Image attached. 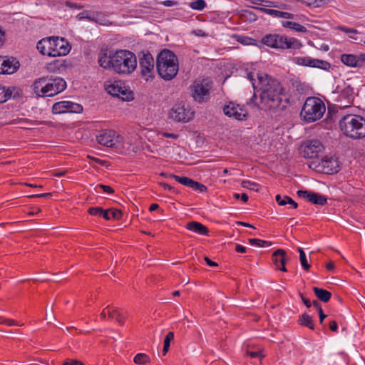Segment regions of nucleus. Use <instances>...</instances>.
<instances>
[{
  "mask_svg": "<svg viewBox=\"0 0 365 365\" xmlns=\"http://www.w3.org/2000/svg\"><path fill=\"white\" fill-rule=\"evenodd\" d=\"M160 135H161L162 136H163L165 138H173V139H176L178 138V135L175 134V133H167V132H162L160 133Z\"/></svg>",
  "mask_w": 365,
  "mask_h": 365,
  "instance_id": "53",
  "label": "nucleus"
},
{
  "mask_svg": "<svg viewBox=\"0 0 365 365\" xmlns=\"http://www.w3.org/2000/svg\"><path fill=\"white\" fill-rule=\"evenodd\" d=\"M170 177L172 178H174L179 183L192 188L194 180H192L191 178L185 177V176L181 177V176L175 175L174 174H171L170 175Z\"/></svg>",
  "mask_w": 365,
  "mask_h": 365,
  "instance_id": "31",
  "label": "nucleus"
},
{
  "mask_svg": "<svg viewBox=\"0 0 365 365\" xmlns=\"http://www.w3.org/2000/svg\"><path fill=\"white\" fill-rule=\"evenodd\" d=\"M235 251L240 253H244L246 252V247L241 245H236L235 246Z\"/></svg>",
  "mask_w": 365,
  "mask_h": 365,
  "instance_id": "62",
  "label": "nucleus"
},
{
  "mask_svg": "<svg viewBox=\"0 0 365 365\" xmlns=\"http://www.w3.org/2000/svg\"><path fill=\"white\" fill-rule=\"evenodd\" d=\"M150 361V357L145 353H138L133 359L134 363L138 365H145L149 363Z\"/></svg>",
  "mask_w": 365,
  "mask_h": 365,
  "instance_id": "32",
  "label": "nucleus"
},
{
  "mask_svg": "<svg viewBox=\"0 0 365 365\" xmlns=\"http://www.w3.org/2000/svg\"><path fill=\"white\" fill-rule=\"evenodd\" d=\"M78 19H91V16H89V11H83V12L78 14L76 16Z\"/></svg>",
  "mask_w": 365,
  "mask_h": 365,
  "instance_id": "51",
  "label": "nucleus"
},
{
  "mask_svg": "<svg viewBox=\"0 0 365 365\" xmlns=\"http://www.w3.org/2000/svg\"><path fill=\"white\" fill-rule=\"evenodd\" d=\"M161 4L168 7L173 6L177 4V3L172 0H165L164 1H162Z\"/></svg>",
  "mask_w": 365,
  "mask_h": 365,
  "instance_id": "59",
  "label": "nucleus"
},
{
  "mask_svg": "<svg viewBox=\"0 0 365 365\" xmlns=\"http://www.w3.org/2000/svg\"><path fill=\"white\" fill-rule=\"evenodd\" d=\"M341 132L351 139L365 138V118L359 115L348 114L339 121Z\"/></svg>",
  "mask_w": 365,
  "mask_h": 365,
  "instance_id": "3",
  "label": "nucleus"
},
{
  "mask_svg": "<svg viewBox=\"0 0 365 365\" xmlns=\"http://www.w3.org/2000/svg\"><path fill=\"white\" fill-rule=\"evenodd\" d=\"M318 172L331 175L339 170V161L334 156H325L316 165Z\"/></svg>",
  "mask_w": 365,
  "mask_h": 365,
  "instance_id": "13",
  "label": "nucleus"
},
{
  "mask_svg": "<svg viewBox=\"0 0 365 365\" xmlns=\"http://www.w3.org/2000/svg\"><path fill=\"white\" fill-rule=\"evenodd\" d=\"M275 199H276L277 202L280 206H284V205H286L287 204H290L291 202H292V199L290 197L287 196V195H285L283 197H282L281 195H277L275 197Z\"/></svg>",
  "mask_w": 365,
  "mask_h": 365,
  "instance_id": "39",
  "label": "nucleus"
},
{
  "mask_svg": "<svg viewBox=\"0 0 365 365\" xmlns=\"http://www.w3.org/2000/svg\"><path fill=\"white\" fill-rule=\"evenodd\" d=\"M113 55L108 56L106 53L101 55L98 59L99 64L103 68H113Z\"/></svg>",
  "mask_w": 365,
  "mask_h": 365,
  "instance_id": "28",
  "label": "nucleus"
},
{
  "mask_svg": "<svg viewBox=\"0 0 365 365\" xmlns=\"http://www.w3.org/2000/svg\"><path fill=\"white\" fill-rule=\"evenodd\" d=\"M98 143L107 147H114L123 140V137L116 135L114 130H103L96 136Z\"/></svg>",
  "mask_w": 365,
  "mask_h": 365,
  "instance_id": "17",
  "label": "nucleus"
},
{
  "mask_svg": "<svg viewBox=\"0 0 365 365\" xmlns=\"http://www.w3.org/2000/svg\"><path fill=\"white\" fill-rule=\"evenodd\" d=\"M249 242L252 246L260 247H268L272 245V243L269 241L255 239V238L249 239Z\"/></svg>",
  "mask_w": 365,
  "mask_h": 365,
  "instance_id": "35",
  "label": "nucleus"
},
{
  "mask_svg": "<svg viewBox=\"0 0 365 365\" xmlns=\"http://www.w3.org/2000/svg\"><path fill=\"white\" fill-rule=\"evenodd\" d=\"M156 69L159 76L165 81L173 79L178 72V59L170 50L161 51L157 57Z\"/></svg>",
  "mask_w": 365,
  "mask_h": 365,
  "instance_id": "2",
  "label": "nucleus"
},
{
  "mask_svg": "<svg viewBox=\"0 0 365 365\" xmlns=\"http://www.w3.org/2000/svg\"><path fill=\"white\" fill-rule=\"evenodd\" d=\"M212 82L209 78H197L190 86V95L195 101L202 103L208 101Z\"/></svg>",
  "mask_w": 365,
  "mask_h": 365,
  "instance_id": "9",
  "label": "nucleus"
},
{
  "mask_svg": "<svg viewBox=\"0 0 365 365\" xmlns=\"http://www.w3.org/2000/svg\"><path fill=\"white\" fill-rule=\"evenodd\" d=\"M359 60V66L358 67H361L365 63V53H361L358 56Z\"/></svg>",
  "mask_w": 365,
  "mask_h": 365,
  "instance_id": "58",
  "label": "nucleus"
},
{
  "mask_svg": "<svg viewBox=\"0 0 365 365\" xmlns=\"http://www.w3.org/2000/svg\"><path fill=\"white\" fill-rule=\"evenodd\" d=\"M341 96L349 101L353 98L354 88L351 86H346L341 91Z\"/></svg>",
  "mask_w": 365,
  "mask_h": 365,
  "instance_id": "37",
  "label": "nucleus"
},
{
  "mask_svg": "<svg viewBox=\"0 0 365 365\" xmlns=\"http://www.w3.org/2000/svg\"><path fill=\"white\" fill-rule=\"evenodd\" d=\"M250 2L251 4H255V5H259L263 6H269V7H276L277 5L274 4L273 1H265V0H250Z\"/></svg>",
  "mask_w": 365,
  "mask_h": 365,
  "instance_id": "40",
  "label": "nucleus"
},
{
  "mask_svg": "<svg viewBox=\"0 0 365 365\" xmlns=\"http://www.w3.org/2000/svg\"><path fill=\"white\" fill-rule=\"evenodd\" d=\"M101 216L106 220H111V217H110V210H103V212L101 214Z\"/></svg>",
  "mask_w": 365,
  "mask_h": 365,
  "instance_id": "57",
  "label": "nucleus"
},
{
  "mask_svg": "<svg viewBox=\"0 0 365 365\" xmlns=\"http://www.w3.org/2000/svg\"><path fill=\"white\" fill-rule=\"evenodd\" d=\"M329 329L333 331H336L338 329L337 323L335 321H331L329 323Z\"/></svg>",
  "mask_w": 365,
  "mask_h": 365,
  "instance_id": "63",
  "label": "nucleus"
},
{
  "mask_svg": "<svg viewBox=\"0 0 365 365\" xmlns=\"http://www.w3.org/2000/svg\"><path fill=\"white\" fill-rule=\"evenodd\" d=\"M300 149L304 158H315L323 153L324 147L320 140L312 139L305 141Z\"/></svg>",
  "mask_w": 365,
  "mask_h": 365,
  "instance_id": "12",
  "label": "nucleus"
},
{
  "mask_svg": "<svg viewBox=\"0 0 365 365\" xmlns=\"http://www.w3.org/2000/svg\"><path fill=\"white\" fill-rule=\"evenodd\" d=\"M65 5L67 7H68L70 9H81L83 7V6L81 4L74 3V2H71L68 1H66Z\"/></svg>",
  "mask_w": 365,
  "mask_h": 365,
  "instance_id": "47",
  "label": "nucleus"
},
{
  "mask_svg": "<svg viewBox=\"0 0 365 365\" xmlns=\"http://www.w3.org/2000/svg\"><path fill=\"white\" fill-rule=\"evenodd\" d=\"M62 365H85L82 361L78 359H67Z\"/></svg>",
  "mask_w": 365,
  "mask_h": 365,
  "instance_id": "46",
  "label": "nucleus"
},
{
  "mask_svg": "<svg viewBox=\"0 0 365 365\" xmlns=\"http://www.w3.org/2000/svg\"><path fill=\"white\" fill-rule=\"evenodd\" d=\"M103 208L100 207H91L88 209V213L91 215L101 216Z\"/></svg>",
  "mask_w": 365,
  "mask_h": 365,
  "instance_id": "45",
  "label": "nucleus"
},
{
  "mask_svg": "<svg viewBox=\"0 0 365 365\" xmlns=\"http://www.w3.org/2000/svg\"><path fill=\"white\" fill-rule=\"evenodd\" d=\"M192 188L195 190H199L200 192H203L207 190V187L205 185L195 180L193 182Z\"/></svg>",
  "mask_w": 365,
  "mask_h": 365,
  "instance_id": "44",
  "label": "nucleus"
},
{
  "mask_svg": "<svg viewBox=\"0 0 365 365\" xmlns=\"http://www.w3.org/2000/svg\"><path fill=\"white\" fill-rule=\"evenodd\" d=\"M173 339H174V333L173 331H169L166 334L165 339H164V345H163V355H165L167 354V352L168 351L169 347H170V343Z\"/></svg>",
  "mask_w": 365,
  "mask_h": 365,
  "instance_id": "34",
  "label": "nucleus"
},
{
  "mask_svg": "<svg viewBox=\"0 0 365 365\" xmlns=\"http://www.w3.org/2000/svg\"><path fill=\"white\" fill-rule=\"evenodd\" d=\"M272 260L277 269L282 272H287V269L285 267L287 262L286 252L282 249H278L272 254Z\"/></svg>",
  "mask_w": 365,
  "mask_h": 365,
  "instance_id": "19",
  "label": "nucleus"
},
{
  "mask_svg": "<svg viewBox=\"0 0 365 365\" xmlns=\"http://www.w3.org/2000/svg\"><path fill=\"white\" fill-rule=\"evenodd\" d=\"M297 195L300 197L307 199L309 202L319 205H324L327 203V199L325 196L317 192L307 190H298Z\"/></svg>",
  "mask_w": 365,
  "mask_h": 365,
  "instance_id": "18",
  "label": "nucleus"
},
{
  "mask_svg": "<svg viewBox=\"0 0 365 365\" xmlns=\"http://www.w3.org/2000/svg\"><path fill=\"white\" fill-rule=\"evenodd\" d=\"M99 187H101L105 192L112 194L114 192V190L108 185L100 184L98 185Z\"/></svg>",
  "mask_w": 365,
  "mask_h": 365,
  "instance_id": "50",
  "label": "nucleus"
},
{
  "mask_svg": "<svg viewBox=\"0 0 365 365\" xmlns=\"http://www.w3.org/2000/svg\"><path fill=\"white\" fill-rule=\"evenodd\" d=\"M113 70L120 74H129L134 71L137 66L135 54L127 50H119L113 54Z\"/></svg>",
  "mask_w": 365,
  "mask_h": 365,
  "instance_id": "6",
  "label": "nucleus"
},
{
  "mask_svg": "<svg viewBox=\"0 0 365 365\" xmlns=\"http://www.w3.org/2000/svg\"><path fill=\"white\" fill-rule=\"evenodd\" d=\"M223 112L225 115L238 120H245L247 115V111L239 104L230 102L223 107Z\"/></svg>",
  "mask_w": 365,
  "mask_h": 365,
  "instance_id": "15",
  "label": "nucleus"
},
{
  "mask_svg": "<svg viewBox=\"0 0 365 365\" xmlns=\"http://www.w3.org/2000/svg\"><path fill=\"white\" fill-rule=\"evenodd\" d=\"M160 185L162 186L164 189L168 190L169 191H170L172 192H175V187H173L170 185H168V183L160 182Z\"/></svg>",
  "mask_w": 365,
  "mask_h": 365,
  "instance_id": "54",
  "label": "nucleus"
},
{
  "mask_svg": "<svg viewBox=\"0 0 365 365\" xmlns=\"http://www.w3.org/2000/svg\"><path fill=\"white\" fill-rule=\"evenodd\" d=\"M105 89L108 94L121 98L123 101H129L133 99L132 92L128 89L121 81H106Z\"/></svg>",
  "mask_w": 365,
  "mask_h": 365,
  "instance_id": "10",
  "label": "nucleus"
},
{
  "mask_svg": "<svg viewBox=\"0 0 365 365\" xmlns=\"http://www.w3.org/2000/svg\"><path fill=\"white\" fill-rule=\"evenodd\" d=\"M299 295L301 297V299L303 302V303L305 304V306L308 308H309L312 305V303L310 300L304 297V295L302 293H299Z\"/></svg>",
  "mask_w": 365,
  "mask_h": 365,
  "instance_id": "52",
  "label": "nucleus"
},
{
  "mask_svg": "<svg viewBox=\"0 0 365 365\" xmlns=\"http://www.w3.org/2000/svg\"><path fill=\"white\" fill-rule=\"evenodd\" d=\"M52 108L55 113H80L83 111V106L81 105L71 101H60L55 103Z\"/></svg>",
  "mask_w": 365,
  "mask_h": 365,
  "instance_id": "16",
  "label": "nucleus"
},
{
  "mask_svg": "<svg viewBox=\"0 0 365 365\" xmlns=\"http://www.w3.org/2000/svg\"><path fill=\"white\" fill-rule=\"evenodd\" d=\"M186 228L201 235H207L209 232L207 227L203 225L202 223L195 221H191L188 222L186 225Z\"/></svg>",
  "mask_w": 365,
  "mask_h": 365,
  "instance_id": "22",
  "label": "nucleus"
},
{
  "mask_svg": "<svg viewBox=\"0 0 365 365\" xmlns=\"http://www.w3.org/2000/svg\"><path fill=\"white\" fill-rule=\"evenodd\" d=\"M206 6L205 0H196L190 4V7L195 10L202 11Z\"/></svg>",
  "mask_w": 365,
  "mask_h": 365,
  "instance_id": "38",
  "label": "nucleus"
},
{
  "mask_svg": "<svg viewBox=\"0 0 365 365\" xmlns=\"http://www.w3.org/2000/svg\"><path fill=\"white\" fill-rule=\"evenodd\" d=\"M65 67L66 65L64 61L56 59L51 61V63H47L45 66V69L49 73H58Z\"/></svg>",
  "mask_w": 365,
  "mask_h": 365,
  "instance_id": "24",
  "label": "nucleus"
},
{
  "mask_svg": "<svg viewBox=\"0 0 365 365\" xmlns=\"http://www.w3.org/2000/svg\"><path fill=\"white\" fill-rule=\"evenodd\" d=\"M328 2L329 0H313L312 6L314 8L321 7Z\"/></svg>",
  "mask_w": 365,
  "mask_h": 365,
  "instance_id": "48",
  "label": "nucleus"
},
{
  "mask_svg": "<svg viewBox=\"0 0 365 365\" xmlns=\"http://www.w3.org/2000/svg\"><path fill=\"white\" fill-rule=\"evenodd\" d=\"M311 57H297L296 58V63L301 66H309Z\"/></svg>",
  "mask_w": 365,
  "mask_h": 365,
  "instance_id": "42",
  "label": "nucleus"
},
{
  "mask_svg": "<svg viewBox=\"0 0 365 365\" xmlns=\"http://www.w3.org/2000/svg\"><path fill=\"white\" fill-rule=\"evenodd\" d=\"M37 49L43 55L56 57L68 54L71 46L64 38L50 36L40 40L37 43Z\"/></svg>",
  "mask_w": 365,
  "mask_h": 365,
  "instance_id": "5",
  "label": "nucleus"
},
{
  "mask_svg": "<svg viewBox=\"0 0 365 365\" xmlns=\"http://www.w3.org/2000/svg\"><path fill=\"white\" fill-rule=\"evenodd\" d=\"M247 78L254 90L259 92L260 109L272 110L286 108L288 98L284 93V88L277 79L259 71L250 72Z\"/></svg>",
  "mask_w": 365,
  "mask_h": 365,
  "instance_id": "1",
  "label": "nucleus"
},
{
  "mask_svg": "<svg viewBox=\"0 0 365 365\" xmlns=\"http://www.w3.org/2000/svg\"><path fill=\"white\" fill-rule=\"evenodd\" d=\"M141 74L146 81L153 78L154 76L155 61L153 56L149 53H143L139 60Z\"/></svg>",
  "mask_w": 365,
  "mask_h": 365,
  "instance_id": "14",
  "label": "nucleus"
},
{
  "mask_svg": "<svg viewBox=\"0 0 365 365\" xmlns=\"http://www.w3.org/2000/svg\"><path fill=\"white\" fill-rule=\"evenodd\" d=\"M326 110L324 102L317 97H309L305 101L301 116L307 123L314 122L319 120Z\"/></svg>",
  "mask_w": 365,
  "mask_h": 365,
  "instance_id": "7",
  "label": "nucleus"
},
{
  "mask_svg": "<svg viewBox=\"0 0 365 365\" xmlns=\"http://www.w3.org/2000/svg\"><path fill=\"white\" fill-rule=\"evenodd\" d=\"M255 9L258 10L262 13H264L266 14L273 16L277 18H284V19H293L294 17V15L293 14L285 12V11H281L275 9H267L264 7H253Z\"/></svg>",
  "mask_w": 365,
  "mask_h": 365,
  "instance_id": "20",
  "label": "nucleus"
},
{
  "mask_svg": "<svg viewBox=\"0 0 365 365\" xmlns=\"http://www.w3.org/2000/svg\"><path fill=\"white\" fill-rule=\"evenodd\" d=\"M339 29L341 30V31L346 33V34H358V31L355 29L346 28L345 26H339Z\"/></svg>",
  "mask_w": 365,
  "mask_h": 365,
  "instance_id": "49",
  "label": "nucleus"
},
{
  "mask_svg": "<svg viewBox=\"0 0 365 365\" xmlns=\"http://www.w3.org/2000/svg\"><path fill=\"white\" fill-rule=\"evenodd\" d=\"M298 322L300 325L307 327L310 329H314V324L312 320V317H310L307 313L303 314L299 319Z\"/></svg>",
  "mask_w": 365,
  "mask_h": 365,
  "instance_id": "29",
  "label": "nucleus"
},
{
  "mask_svg": "<svg viewBox=\"0 0 365 365\" xmlns=\"http://www.w3.org/2000/svg\"><path fill=\"white\" fill-rule=\"evenodd\" d=\"M247 354L251 357V358H257L261 356L260 352L259 351H247Z\"/></svg>",
  "mask_w": 365,
  "mask_h": 365,
  "instance_id": "60",
  "label": "nucleus"
},
{
  "mask_svg": "<svg viewBox=\"0 0 365 365\" xmlns=\"http://www.w3.org/2000/svg\"><path fill=\"white\" fill-rule=\"evenodd\" d=\"M341 61L345 65L350 67H356L359 66L358 56L353 54H342Z\"/></svg>",
  "mask_w": 365,
  "mask_h": 365,
  "instance_id": "26",
  "label": "nucleus"
},
{
  "mask_svg": "<svg viewBox=\"0 0 365 365\" xmlns=\"http://www.w3.org/2000/svg\"><path fill=\"white\" fill-rule=\"evenodd\" d=\"M19 67V63L14 58L5 57V62L3 64V70H1L2 74H11L17 71Z\"/></svg>",
  "mask_w": 365,
  "mask_h": 365,
  "instance_id": "21",
  "label": "nucleus"
},
{
  "mask_svg": "<svg viewBox=\"0 0 365 365\" xmlns=\"http://www.w3.org/2000/svg\"><path fill=\"white\" fill-rule=\"evenodd\" d=\"M0 324H5L8 326L17 325L16 322L13 319H4V321H0Z\"/></svg>",
  "mask_w": 365,
  "mask_h": 365,
  "instance_id": "56",
  "label": "nucleus"
},
{
  "mask_svg": "<svg viewBox=\"0 0 365 365\" xmlns=\"http://www.w3.org/2000/svg\"><path fill=\"white\" fill-rule=\"evenodd\" d=\"M5 41V31L0 26V48L4 45Z\"/></svg>",
  "mask_w": 365,
  "mask_h": 365,
  "instance_id": "55",
  "label": "nucleus"
},
{
  "mask_svg": "<svg viewBox=\"0 0 365 365\" xmlns=\"http://www.w3.org/2000/svg\"><path fill=\"white\" fill-rule=\"evenodd\" d=\"M282 25L285 27L301 33H307V29L299 23L294 21H282Z\"/></svg>",
  "mask_w": 365,
  "mask_h": 365,
  "instance_id": "27",
  "label": "nucleus"
},
{
  "mask_svg": "<svg viewBox=\"0 0 365 365\" xmlns=\"http://www.w3.org/2000/svg\"><path fill=\"white\" fill-rule=\"evenodd\" d=\"M67 173H68L67 170H58V171L53 172V175H54L56 177H61V176L65 175Z\"/></svg>",
  "mask_w": 365,
  "mask_h": 365,
  "instance_id": "61",
  "label": "nucleus"
},
{
  "mask_svg": "<svg viewBox=\"0 0 365 365\" xmlns=\"http://www.w3.org/2000/svg\"><path fill=\"white\" fill-rule=\"evenodd\" d=\"M16 90V88L14 86L6 87L0 85V103L6 102L12 96L15 98L16 94L13 96V93Z\"/></svg>",
  "mask_w": 365,
  "mask_h": 365,
  "instance_id": "23",
  "label": "nucleus"
},
{
  "mask_svg": "<svg viewBox=\"0 0 365 365\" xmlns=\"http://www.w3.org/2000/svg\"><path fill=\"white\" fill-rule=\"evenodd\" d=\"M262 42L269 47L277 49H299L302 46L300 41L295 38H287L285 36L276 34L264 36Z\"/></svg>",
  "mask_w": 365,
  "mask_h": 365,
  "instance_id": "8",
  "label": "nucleus"
},
{
  "mask_svg": "<svg viewBox=\"0 0 365 365\" xmlns=\"http://www.w3.org/2000/svg\"><path fill=\"white\" fill-rule=\"evenodd\" d=\"M111 219L118 220L122 217V211L117 209H109Z\"/></svg>",
  "mask_w": 365,
  "mask_h": 365,
  "instance_id": "43",
  "label": "nucleus"
},
{
  "mask_svg": "<svg viewBox=\"0 0 365 365\" xmlns=\"http://www.w3.org/2000/svg\"><path fill=\"white\" fill-rule=\"evenodd\" d=\"M32 87L34 92L38 96L51 97L63 91L66 88V83L60 77H41L34 82Z\"/></svg>",
  "mask_w": 365,
  "mask_h": 365,
  "instance_id": "4",
  "label": "nucleus"
},
{
  "mask_svg": "<svg viewBox=\"0 0 365 365\" xmlns=\"http://www.w3.org/2000/svg\"><path fill=\"white\" fill-rule=\"evenodd\" d=\"M297 251L299 253V260H300L302 267H303V269L305 271H309L310 269V264L308 263L305 252L301 247H299L297 249Z\"/></svg>",
  "mask_w": 365,
  "mask_h": 365,
  "instance_id": "33",
  "label": "nucleus"
},
{
  "mask_svg": "<svg viewBox=\"0 0 365 365\" xmlns=\"http://www.w3.org/2000/svg\"><path fill=\"white\" fill-rule=\"evenodd\" d=\"M313 291L316 297L323 302H327L331 299V293L326 289L314 287Z\"/></svg>",
  "mask_w": 365,
  "mask_h": 365,
  "instance_id": "25",
  "label": "nucleus"
},
{
  "mask_svg": "<svg viewBox=\"0 0 365 365\" xmlns=\"http://www.w3.org/2000/svg\"><path fill=\"white\" fill-rule=\"evenodd\" d=\"M194 116V112L189 106L182 103L175 104L170 110L169 117L175 122L186 123Z\"/></svg>",
  "mask_w": 365,
  "mask_h": 365,
  "instance_id": "11",
  "label": "nucleus"
},
{
  "mask_svg": "<svg viewBox=\"0 0 365 365\" xmlns=\"http://www.w3.org/2000/svg\"><path fill=\"white\" fill-rule=\"evenodd\" d=\"M241 185L244 188L249 189L251 190L258 191L259 189V184H257L255 182L250 181V180H242L241 182Z\"/></svg>",
  "mask_w": 365,
  "mask_h": 365,
  "instance_id": "36",
  "label": "nucleus"
},
{
  "mask_svg": "<svg viewBox=\"0 0 365 365\" xmlns=\"http://www.w3.org/2000/svg\"><path fill=\"white\" fill-rule=\"evenodd\" d=\"M205 261L206 262V263L209 265V266H211V267H217L218 266L217 263H216L215 262H213L212 261L209 257H205Z\"/></svg>",
  "mask_w": 365,
  "mask_h": 365,
  "instance_id": "64",
  "label": "nucleus"
},
{
  "mask_svg": "<svg viewBox=\"0 0 365 365\" xmlns=\"http://www.w3.org/2000/svg\"><path fill=\"white\" fill-rule=\"evenodd\" d=\"M309 67L328 70L330 68V63L326 61L311 58Z\"/></svg>",
  "mask_w": 365,
  "mask_h": 365,
  "instance_id": "30",
  "label": "nucleus"
},
{
  "mask_svg": "<svg viewBox=\"0 0 365 365\" xmlns=\"http://www.w3.org/2000/svg\"><path fill=\"white\" fill-rule=\"evenodd\" d=\"M236 39L238 42L244 44V45H250L252 44V41H255V40L252 38L247 37L245 36H237Z\"/></svg>",
  "mask_w": 365,
  "mask_h": 365,
  "instance_id": "41",
  "label": "nucleus"
}]
</instances>
